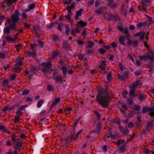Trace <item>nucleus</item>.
Listing matches in <instances>:
<instances>
[{"label":"nucleus","mask_w":154,"mask_h":154,"mask_svg":"<svg viewBox=\"0 0 154 154\" xmlns=\"http://www.w3.org/2000/svg\"><path fill=\"white\" fill-rule=\"evenodd\" d=\"M98 95H102L101 96H97V101L99 104L104 108H107L108 106L109 102V101L108 96L107 89H102L101 91H99Z\"/></svg>","instance_id":"1"},{"label":"nucleus","mask_w":154,"mask_h":154,"mask_svg":"<svg viewBox=\"0 0 154 154\" xmlns=\"http://www.w3.org/2000/svg\"><path fill=\"white\" fill-rule=\"evenodd\" d=\"M41 66V70L44 73L50 74L53 70L51 61L50 59H48L47 63L43 62L42 63Z\"/></svg>","instance_id":"2"},{"label":"nucleus","mask_w":154,"mask_h":154,"mask_svg":"<svg viewBox=\"0 0 154 154\" xmlns=\"http://www.w3.org/2000/svg\"><path fill=\"white\" fill-rule=\"evenodd\" d=\"M52 76L53 79L55 81L56 83L60 84L63 83V77L60 76L57 72H56L53 73Z\"/></svg>","instance_id":"3"},{"label":"nucleus","mask_w":154,"mask_h":154,"mask_svg":"<svg viewBox=\"0 0 154 154\" xmlns=\"http://www.w3.org/2000/svg\"><path fill=\"white\" fill-rule=\"evenodd\" d=\"M21 14L18 10H16L15 11L14 14L11 16V20L13 23L18 22L19 20V17L20 16Z\"/></svg>","instance_id":"4"},{"label":"nucleus","mask_w":154,"mask_h":154,"mask_svg":"<svg viewBox=\"0 0 154 154\" xmlns=\"http://www.w3.org/2000/svg\"><path fill=\"white\" fill-rule=\"evenodd\" d=\"M143 10L146 11L147 6L151 5L150 1L149 0H141L140 2Z\"/></svg>","instance_id":"5"},{"label":"nucleus","mask_w":154,"mask_h":154,"mask_svg":"<svg viewBox=\"0 0 154 154\" xmlns=\"http://www.w3.org/2000/svg\"><path fill=\"white\" fill-rule=\"evenodd\" d=\"M107 6H109L111 9H114L117 7L118 4L114 2V0L107 1Z\"/></svg>","instance_id":"6"},{"label":"nucleus","mask_w":154,"mask_h":154,"mask_svg":"<svg viewBox=\"0 0 154 154\" xmlns=\"http://www.w3.org/2000/svg\"><path fill=\"white\" fill-rule=\"evenodd\" d=\"M118 66L119 68L120 69L121 71L122 72L121 74L127 76L128 75V69L125 67H123L121 63H119L118 64Z\"/></svg>","instance_id":"7"},{"label":"nucleus","mask_w":154,"mask_h":154,"mask_svg":"<svg viewBox=\"0 0 154 154\" xmlns=\"http://www.w3.org/2000/svg\"><path fill=\"white\" fill-rule=\"evenodd\" d=\"M106 8L104 7H101L97 9L94 11L95 12L98 14L100 15L103 14L106 11Z\"/></svg>","instance_id":"8"},{"label":"nucleus","mask_w":154,"mask_h":154,"mask_svg":"<svg viewBox=\"0 0 154 154\" xmlns=\"http://www.w3.org/2000/svg\"><path fill=\"white\" fill-rule=\"evenodd\" d=\"M26 70L25 73L26 74L31 76L35 73V72L36 71V67L32 66L30 67L29 71L26 69Z\"/></svg>","instance_id":"9"},{"label":"nucleus","mask_w":154,"mask_h":154,"mask_svg":"<svg viewBox=\"0 0 154 154\" xmlns=\"http://www.w3.org/2000/svg\"><path fill=\"white\" fill-rule=\"evenodd\" d=\"M21 140L20 139L17 138V141L15 142L16 143L15 148L18 151H20L21 149L22 146Z\"/></svg>","instance_id":"10"},{"label":"nucleus","mask_w":154,"mask_h":154,"mask_svg":"<svg viewBox=\"0 0 154 154\" xmlns=\"http://www.w3.org/2000/svg\"><path fill=\"white\" fill-rule=\"evenodd\" d=\"M154 111V107H149V106H144L142 108V112L143 113Z\"/></svg>","instance_id":"11"},{"label":"nucleus","mask_w":154,"mask_h":154,"mask_svg":"<svg viewBox=\"0 0 154 154\" xmlns=\"http://www.w3.org/2000/svg\"><path fill=\"white\" fill-rule=\"evenodd\" d=\"M142 83L141 81L138 80L134 82L131 86L136 89L139 86L142 85Z\"/></svg>","instance_id":"12"},{"label":"nucleus","mask_w":154,"mask_h":154,"mask_svg":"<svg viewBox=\"0 0 154 154\" xmlns=\"http://www.w3.org/2000/svg\"><path fill=\"white\" fill-rule=\"evenodd\" d=\"M130 88V92L129 93V95L132 98L137 97V95L135 94V89L133 88L131 86L129 87Z\"/></svg>","instance_id":"13"},{"label":"nucleus","mask_w":154,"mask_h":154,"mask_svg":"<svg viewBox=\"0 0 154 154\" xmlns=\"http://www.w3.org/2000/svg\"><path fill=\"white\" fill-rule=\"evenodd\" d=\"M60 52L58 50H54L52 53L51 58L53 60L57 57L60 54Z\"/></svg>","instance_id":"14"},{"label":"nucleus","mask_w":154,"mask_h":154,"mask_svg":"<svg viewBox=\"0 0 154 154\" xmlns=\"http://www.w3.org/2000/svg\"><path fill=\"white\" fill-rule=\"evenodd\" d=\"M60 97L59 98H56L54 101L52 103L51 105L50 110L52 109L53 107L55 106L57 104L60 103Z\"/></svg>","instance_id":"15"},{"label":"nucleus","mask_w":154,"mask_h":154,"mask_svg":"<svg viewBox=\"0 0 154 154\" xmlns=\"http://www.w3.org/2000/svg\"><path fill=\"white\" fill-rule=\"evenodd\" d=\"M83 11V9H80L79 10L77 11L76 12L75 18L76 20H77L79 19V17L82 16V12Z\"/></svg>","instance_id":"16"},{"label":"nucleus","mask_w":154,"mask_h":154,"mask_svg":"<svg viewBox=\"0 0 154 154\" xmlns=\"http://www.w3.org/2000/svg\"><path fill=\"white\" fill-rule=\"evenodd\" d=\"M25 53L29 57L33 56H36L37 54L36 51H32V52L31 51H26Z\"/></svg>","instance_id":"17"},{"label":"nucleus","mask_w":154,"mask_h":154,"mask_svg":"<svg viewBox=\"0 0 154 154\" xmlns=\"http://www.w3.org/2000/svg\"><path fill=\"white\" fill-rule=\"evenodd\" d=\"M125 39V37L123 35H121L119 38V43L122 45L125 46V43L124 42Z\"/></svg>","instance_id":"18"},{"label":"nucleus","mask_w":154,"mask_h":154,"mask_svg":"<svg viewBox=\"0 0 154 154\" xmlns=\"http://www.w3.org/2000/svg\"><path fill=\"white\" fill-rule=\"evenodd\" d=\"M52 40L54 42L57 41H58L60 42V39L59 38V37L56 34H54L52 36Z\"/></svg>","instance_id":"19"},{"label":"nucleus","mask_w":154,"mask_h":154,"mask_svg":"<svg viewBox=\"0 0 154 154\" xmlns=\"http://www.w3.org/2000/svg\"><path fill=\"white\" fill-rule=\"evenodd\" d=\"M61 69L63 75V78L65 79L66 77V75L67 72V68L65 66H63L61 67Z\"/></svg>","instance_id":"20"},{"label":"nucleus","mask_w":154,"mask_h":154,"mask_svg":"<svg viewBox=\"0 0 154 154\" xmlns=\"http://www.w3.org/2000/svg\"><path fill=\"white\" fill-rule=\"evenodd\" d=\"M146 125L147 126L146 129L149 131L150 130L152 129L153 127V124L151 122H147Z\"/></svg>","instance_id":"21"},{"label":"nucleus","mask_w":154,"mask_h":154,"mask_svg":"<svg viewBox=\"0 0 154 154\" xmlns=\"http://www.w3.org/2000/svg\"><path fill=\"white\" fill-rule=\"evenodd\" d=\"M5 39L9 42H12L14 41L13 38H12V36L11 35H6Z\"/></svg>","instance_id":"22"},{"label":"nucleus","mask_w":154,"mask_h":154,"mask_svg":"<svg viewBox=\"0 0 154 154\" xmlns=\"http://www.w3.org/2000/svg\"><path fill=\"white\" fill-rule=\"evenodd\" d=\"M125 140L121 139H119L118 141L115 142V144L118 146H119L121 144H124Z\"/></svg>","instance_id":"23"},{"label":"nucleus","mask_w":154,"mask_h":154,"mask_svg":"<svg viewBox=\"0 0 154 154\" xmlns=\"http://www.w3.org/2000/svg\"><path fill=\"white\" fill-rule=\"evenodd\" d=\"M18 0H6L5 2L8 6L11 5L14 2H17Z\"/></svg>","instance_id":"24"},{"label":"nucleus","mask_w":154,"mask_h":154,"mask_svg":"<svg viewBox=\"0 0 154 154\" xmlns=\"http://www.w3.org/2000/svg\"><path fill=\"white\" fill-rule=\"evenodd\" d=\"M0 130H2L3 131L8 134H10V132L8 131V130L6 129V127L5 126L2 125H0Z\"/></svg>","instance_id":"25"},{"label":"nucleus","mask_w":154,"mask_h":154,"mask_svg":"<svg viewBox=\"0 0 154 154\" xmlns=\"http://www.w3.org/2000/svg\"><path fill=\"white\" fill-rule=\"evenodd\" d=\"M105 18L108 20H110L112 19L113 16L111 14H109L108 13H106L104 15Z\"/></svg>","instance_id":"26"},{"label":"nucleus","mask_w":154,"mask_h":154,"mask_svg":"<svg viewBox=\"0 0 154 154\" xmlns=\"http://www.w3.org/2000/svg\"><path fill=\"white\" fill-rule=\"evenodd\" d=\"M117 75L118 78L121 81L125 79V77H127L128 76L126 75L120 73H118Z\"/></svg>","instance_id":"27"},{"label":"nucleus","mask_w":154,"mask_h":154,"mask_svg":"<svg viewBox=\"0 0 154 154\" xmlns=\"http://www.w3.org/2000/svg\"><path fill=\"white\" fill-rule=\"evenodd\" d=\"M142 57L143 58V60H146L147 59L152 60V57L148 54L143 55Z\"/></svg>","instance_id":"28"},{"label":"nucleus","mask_w":154,"mask_h":154,"mask_svg":"<svg viewBox=\"0 0 154 154\" xmlns=\"http://www.w3.org/2000/svg\"><path fill=\"white\" fill-rule=\"evenodd\" d=\"M69 43L67 41H64L63 42V48L67 49L69 48Z\"/></svg>","instance_id":"29"},{"label":"nucleus","mask_w":154,"mask_h":154,"mask_svg":"<svg viewBox=\"0 0 154 154\" xmlns=\"http://www.w3.org/2000/svg\"><path fill=\"white\" fill-rule=\"evenodd\" d=\"M138 42L139 41L138 40H137L136 39L133 40V41H132V45L133 47V48H135L138 45Z\"/></svg>","instance_id":"30"},{"label":"nucleus","mask_w":154,"mask_h":154,"mask_svg":"<svg viewBox=\"0 0 154 154\" xmlns=\"http://www.w3.org/2000/svg\"><path fill=\"white\" fill-rule=\"evenodd\" d=\"M45 101L43 99H41L39 100L37 103V106L38 108L40 107L43 103H44Z\"/></svg>","instance_id":"31"},{"label":"nucleus","mask_w":154,"mask_h":154,"mask_svg":"<svg viewBox=\"0 0 154 154\" xmlns=\"http://www.w3.org/2000/svg\"><path fill=\"white\" fill-rule=\"evenodd\" d=\"M96 127L97 128V135H98L99 134L100 131L101 130L102 127V125L100 123H98L97 125H96Z\"/></svg>","instance_id":"32"},{"label":"nucleus","mask_w":154,"mask_h":154,"mask_svg":"<svg viewBox=\"0 0 154 154\" xmlns=\"http://www.w3.org/2000/svg\"><path fill=\"white\" fill-rule=\"evenodd\" d=\"M146 23V25L148 26H150L153 23L152 18H149V19L145 22Z\"/></svg>","instance_id":"33"},{"label":"nucleus","mask_w":154,"mask_h":154,"mask_svg":"<svg viewBox=\"0 0 154 154\" xmlns=\"http://www.w3.org/2000/svg\"><path fill=\"white\" fill-rule=\"evenodd\" d=\"M78 24L80 25V27L81 28H82L86 25L87 23L83 22L82 21H80L78 22Z\"/></svg>","instance_id":"34"},{"label":"nucleus","mask_w":154,"mask_h":154,"mask_svg":"<svg viewBox=\"0 0 154 154\" xmlns=\"http://www.w3.org/2000/svg\"><path fill=\"white\" fill-rule=\"evenodd\" d=\"M10 32V29L9 26L6 27L4 28L3 29V32L4 33L7 34L9 33Z\"/></svg>","instance_id":"35"},{"label":"nucleus","mask_w":154,"mask_h":154,"mask_svg":"<svg viewBox=\"0 0 154 154\" xmlns=\"http://www.w3.org/2000/svg\"><path fill=\"white\" fill-rule=\"evenodd\" d=\"M146 25V23H145V22H140L137 24V26L138 27H144Z\"/></svg>","instance_id":"36"},{"label":"nucleus","mask_w":154,"mask_h":154,"mask_svg":"<svg viewBox=\"0 0 154 154\" xmlns=\"http://www.w3.org/2000/svg\"><path fill=\"white\" fill-rule=\"evenodd\" d=\"M16 24L15 23H13L12 24L10 25L9 27L10 29L12 31H13L16 29Z\"/></svg>","instance_id":"37"},{"label":"nucleus","mask_w":154,"mask_h":154,"mask_svg":"<svg viewBox=\"0 0 154 154\" xmlns=\"http://www.w3.org/2000/svg\"><path fill=\"white\" fill-rule=\"evenodd\" d=\"M121 132L123 136H126L129 132V131L128 128H125L124 130L122 131Z\"/></svg>","instance_id":"38"},{"label":"nucleus","mask_w":154,"mask_h":154,"mask_svg":"<svg viewBox=\"0 0 154 154\" xmlns=\"http://www.w3.org/2000/svg\"><path fill=\"white\" fill-rule=\"evenodd\" d=\"M75 134V132L71 133L68 137L67 139V141H70L72 139H73V137Z\"/></svg>","instance_id":"39"},{"label":"nucleus","mask_w":154,"mask_h":154,"mask_svg":"<svg viewBox=\"0 0 154 154\" xmlns=\"http://www.w3.org/2000/svg\"><path fill=\"white\" fill-rule=\"evenodd\" d=\"M126 143H125L123 145L120 147L119 150L122 152H124L126 151V146L125 145Z\"/></svg>","instance_id":"40"},{"label":"nucleus","mask_w":154,"mask_h":154,"mask_svg":"<svg viewBox=\"0 0 154 154\" xmlns=\"http://www.w3.org/2000/svg\"><path fill=\"white\" fill-rule=\"evenodd\" d=\"M0 9L3 12H5L6 11L7 8L5 5L3 4L0 6Z\"/></svg>","instance_id":"41"},{"label":"nucleus","mask_w":154,"mask_h":154,"mask_svg":"<svg viewBox=\"0 0 154 154\" xmlns=\"http://www.w3.org/2000/svg\"><path fill=\"white\" fill-rule=\"evenodd\" d=\"M106 79L108 81H109L112 79V73L111 72H108L106 75Z\"/></svg>","instance_id":"42"},{"label":"nucleus","mask_w":154,"mask_h":154,"mask_svg":"<svg viewBox=\"0 0 154 154\" xmlns=\"http://www.w3.org/2000/svg\"><path fill=\"white\" fill-rule=\"evenodd\" d=\"M125 8V6L124 4H122L121 5V6L120 8V10L121 12L122 13H124V14L125 15H126V14H127V11H125L124 12V8Z\"/></svg>","instance_id":"43"},{"label":"nucleus","mask_w":154,"mask_h":154,"mask_svg":"<svg viewBox=\"0 0 154 154\" xmlns=\"http://www.w3.org/2000/svg\"><path fill=\"white\" fill-rule=\"evenodd\" d=\"M145 98L144 97V94L140 93L138 96V99L140 101H142Z\"/></svg>","instance_id":"44"},{"label":"nucleus","mask_w":154,"mask_h":154,"mask_svg":"<svg viewBox=\"0 0 154 154\" xmlns=\"http://www.w3.org/2000/svg\"><path fill=\"white\" fill-rule=\"evenodd\" d=\"M65 27L66 28L65 30V32L67 35H69V32L70 31V29L69 28V26L68 24H66L65 25Z\"/></svg>","instance_id":"45"},{"label":"nucleus","mask_w":154,"mask_h":154,"mask_svg":"<svg viewBox=\"0 0 154 154\" xmlns=\"http://www.w3.org/2000/svg\"><path fill=\"white\" fill-rule=\"evenodd\" d=\"M87 43L88 44L87 47L89 48H91L94 45V43L93 42L88 41Z\"/></svg>","instance_id":"46"},{"label":"nucleus","mask_w":154,"mask_h":154,"mask_svg":"<svg viewBox=\"0 0 154 154\" xmlns=\"http://www.w3.org/2000/svg\"><path fill=\"white\" fill-rule=\"evenodd\" d=\"M35 4L34 3H32L28 6V8L29 11H30L33 9H34L35 8Z\"/></svg>","instance_id":"47"},{"label":"nucleus","mask_w":154,"mask_h":154,"mask_svg":"<svg viewBox=\"0 0 154 154\" xmlns=\"http://www.w3.org/2000/svg\"><path fill=\"white\" fill-rule=\"evenodd\" d=\"M98 52L101 54H103L106 52L105 49L103 48H100L98 50Z\"/></svg>","instance_id":"48"},{"label":"nucleus","mask_w":154,"mask_h":154,"mask_svg":"<svg viewBox=\"0 0 154 154\" xmlns=\"http://www.w3.org/2000/svg\"><path fill=\"white\" fill-rule=\"evenodd\" d=\"M142 73V71L141 70H137L134 73L136 75H138Z\"/></svg>","instance_id":"49"},{"label":"nucleus","mask_w":154,"mask_h":154,"mask_svg":"<svg viewBox=\"0 0 154 154\" xmlns=\"http://www.w3.org/2000/svg\"><path fill=\"white\" fill-rule=\"evenodd\" d=\"M53 87L52 85H49L48 86L47 90L49 91H51L53 89Z\"/></svg>","instance_id":"50"},{"label":"nucleus","mask_w":154,"mask_h":154,"mask_svg":"<svg viewBox=\"0 0 154 154\" xmlns=\"http://www.w3.org/2000/svg\"><path fill=\"white\" fill-rule=\"evenodd\" d=\"M30 46L31 47V48L32 49V51H35V48L37 47V45L35 44H31Z\"/></svg>","instance_id":"51"},{"label":"nucleus","mask_w":154,"mask_h":154,"mask_svg":"<svg viewBox=\"0 0 154 154\" xmlns=\"http://www.w3.org/2000/svg\"><path fill=\"white\" fill-rule=\"evenodd\" d=\"M94 114L97 116V119L99 121L100 119V115L99 113L97 111H95Z\"/></svg>","instance_id":"52"},{"label":"nucleus","mask_w":154,"mask_h":154,"mask_svg":"<svg viewBox=\"0 0 154 154\" xmlns=\"http://www.w3.org/2000/svg\"><path fill=\"white\" fill-rule=\"evenodd\" d=\"M17 75L16 74H11L10 76V80L11 81H13L15 80Z\"/></svg>","instance_id":"53"},{"label":"nucleus","mask_w":154,"mask_h":154,"mask_svg":"<svg viewBox=\"0 0 154 154\" xmlns=\"http://www.w3.org/2000/svg\"><path fill=\"white\" fill-rule=\"evenodd\" d=\"M16 113L17 116H20L21 115L23 114V113L22 111V110H21L20 109L17 110Z\"/></svg>","instance_id":"54"},{"label":"nucleus","mask_w":154,"mask_h":154,"mask_svg":"<svg viewBox=\"0 0 154 154\" xmlns=\"http://www.w3.org/2000/svg\"><path fill=\"white\" fill-rule=\"evenodd\" d=\"M114 19L115 20L118 21L119 20L120 18L118 15L115 14L114 15Z\"/></svg>","instance_id":"55"},{"label":"nucleus","mask_w":154,"mask_h":154,"mask_svg":"<svg viewBox=\"0 0 154 154\" xmlns=\"http://www.w3.org/2000/svg\"><path fill=\"white\" fill-rule=\"evenodd\" d=\"M14 69L15 70V71L16 72H20L22 69V68L20 67L19 66H16L14 67Z\"/></svg>","instance_id":"56"},{"label":"nucleus","mask_w":154,"mask_h":154,"mask_svg":"<svg viewBox=\"0 0 154 154\" xmlns=\"http://www.w3.org/2000/svg\"><path fill=\"white\" fill-rule=\"evenodd\" d=\"M21 16L22 19H27L28 16L24 12L22 13L21 14Z\"/></svg>","instance_id":"57"},{"label":"nucleus","mask_w":154,"mask_h":154,"mask_svg":"<svg viewBox=\"0 0 154 154\" xmlns=\"http://www.w3.org/2000/svg\"><path fill=\"white\" fill-rule=\"evenodd\" d=\"M24 27L26 29H29L30 28V25L28 23L25 22L24 24Z\"/></svg>","instance_id":"58"},{"label":"nucleus","mask_w":154,"mask_h":154,"mask_svg":"<svg viewBox=\"0 0 154 154\" xmlns=\"http://www.w3.org/2000/svg\"><path fill=\"white\" fill-rule=\"evenodd\" d=\"M72 15H71L69 14H67L65 16V17L66 18V20H68V21H70L71 20V16Z\"/></svg>","instance_id":"59"},{"label":"nucleus","mask_w":154,"mask_h":154,"mask_svg":"<svg viewBox=\"0 0 154 154\" xmlns=\"http://www.w3.org/2000/svg\"><path fill=\"white\" fill-rule=\"evenodd\" d=\"M11 138L12 140V141L14 142H15L16 141H17V139L16 137V136L14 134H13L12 135Z\"/></svg>","instance_id":"60"},{"label":"nucleus","mask_w":154,"mask_h":154,"mask_svg":"<svg viewBox=\"0 0 154 154\" xmlns=\"http://www.w3.org/2000/svg\"><path fill=\"white\" fill-rule=\"evenodd\" d=\"M66 9L68 11V14H69L71 15H72V12H71V10L70 7H67Z\"/></svg>","instance_id":"61"},{"label":"nucleus","mask_w":154,"mask_h":154,"mask_svg":"<svg viewBox=\"0 0 154 154\" xmlns=\"http://www.w3.org/2000/svg\"><path fill=\"white\" fill-rule=\"evenodd\" d=\"M134 109L137 111H139L140 110L141 107L138 105H136L134 106Z\"/></svg>","instance_id":"62"},{"label":"nucleus","mask_w":154,"mask_h":154,"mask_svg":"<svg viewBox=\"0 0 154 154\" xmlns=\"http://www.w3.org/2000/svg\"><path fill=\"white\" fill-rule=\"evenodd\" d=\"M145 32H143L142 33L140 37L139 38V39L140 40H143L145 35Z\"/></svg>","instance_id":"63"},{"label":"nucleus","mask_w":154,"mask_h":154,"mask_svg":"<svg viewBox=\"0 0 154 154\" xmlns=\"http://www.w3.org/2000/svg\"><path fill=\"white\" fill-rule=\"evenodd\" d=\"M8 83H9L7 79H5V80H4L2 82V84L3 85H5L6 86H7L8 85Z\"/></svg>","instance_id":"64"}]
</instances>
